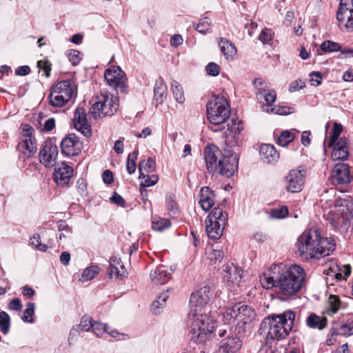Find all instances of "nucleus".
<instances>
[{
    "mask_svg": "<svg viewBox=\"0 0 353 353\" xmlns=\"http://www.w3.org/2000/svg\"><path fill=\"white\" fill-rule=\"evenodd\" d=\"M334 246L333 239L323 238L318 230L310 229L298 237L296 253L303 261H308L328 256L334 250Z\"/></svg>",
    "mask_w": 353,
    "mask_h": 353,
    "instance_id": "1",
    "label": "nucleus"
},
{
    "mask_svg": "<svg viewBox=\"0 0 353 353\" xmlns=\"http://www.w3.org/2000/svg\"><path fill=\"white\" fill-rule=\"evenodd\" d=\"M235 148L224 147L221 152L214 145L204 149V159L206 168L210 173L219 172L221 176L230 178L238 170L239 157Z\"/></svg>",
    "mask_w": 353,
    "mask_h": 353,
    "instance_id": "2",
    "label": "nucleus"
},
{
    "mask_svg": "<svg viewBox=\"0 0 353 353\" xmlns=\"http://www.w3.org/2000/svg\"><path fill=\"white\" fill-rule=\"evenodd\" d=\"M294 319L295 314L291 310L265 318L260 331L265 336L266 344L271 345L273 342L285 339L292 330Z\"/></svg>",
    "mask_w": 353,
    "mask_h": 353,
    "instance_id": "3",
    "label": "nucleus"
},
{
    "mask_svg": "<svg viewBox=\"0 0 353 353\" xmlns=\"http://www.w3.org/2000/svg\"><path fill=\"white\" fill-rule=\"evenodd\" d=\"M305 281L304 270L299 265H292L283 270L281 265L280 276L277 281V292L281 300H287L296 295Z\"/></svg>",
    "mask_w": 353,
    "mask_h": 353,
    "instance_id": "4",
    "label": "nucleus"
},
{
    "mask_svg": "<svg viewBox=\"0 0 353 353\" xmlns=\"http://www.w3.org/2000/svg\"><path fill=\"white\" fill-rule=\"evenodd\" d=\"M192 316L191 324L192 339L198 343H205L214 336L216 321L210 312L196 313Z\"/></svg>",
    "mask_w": 353,
    "mask_h": 353,
    "instance_id": "5",
    "label": "nucleus"
},
{
    "mask_svg": "<svg viewBox=\"0 0 353 353\" xmlns=\"http://www.w3.org/2000/svg\"><path fill=\"white\" fill-rule=\"evenodd\" d=\"M207 118L214 126L223 124L230 117V108L224 97H214L207 105Z\"/></svg>",
    "mask_w": 353,
    "mask_h": 353,
    "instance_id": "6",
    "label": "nucleus"
},
{
    "mask_svg": "<svg viewBox=\"0 0 353 353\" xmlns=\"http://www.w3.org/2000/svg\"><path fill=\"white\" fill-rule=\"evenodd\" d=\"M119 108L118 97L104 92L97 96L90 110V114L94 119L101 116H111L117 112Z\"/></svg>",
    "mask_w": 353,
    "mask_h": 353,
    "instance_id": "7",
    "label": "nucleus"
},
{
    "mask_svg": "<svg viewBox=\"0 0 353 353\" xmlns=\"http://www.w3.org/2000/svg\"><path fill=\"white\" fill-rule=\"evenodd\" d=\"M228 214L222 208H214L205 219V230L209 238L219 239L223 234Z\"/></svg>",
    "mask_w": 353,
    "mask_h": 353,
    "instance_id": "8",
    "label": "nucleus"
},
{
    "mask_svg": "<svg viewBox=\"0 0 353 353\" xmlns=\"http://www.w3.org/2000/svg\"><path fill=\"white\" fill-rule=\"evenodd\" d=\"M213 292L208 286L201 288L191 294L190 299V311L189 315L209 312L208 305L212 298Z\"/></svg>",
    "mask_w": 353,
    "mask_h": 353,
    "instance_id": "9",
    "label": "nucleus"
},
{
    "mask_svg": "<svg viewBox=\"0 0 353 353\" xmlns=\"http://www.w3.org/2000/svg\"><path fill=\"white\" fill-rule=\"evenodd\" d=\"M336 19L341 28L353 31V0H341L336 12Z\"/></svg>",
    "mask_w": 353,
    "mask_h": 353,
    "instance_id": "10",
    "label": "nucleus"
},
{
    "mask_svg": "<svg viewBox=\"0 0 353 353\" xmlns=\"http://www.w3.org/2000/svg\"><path fill=\"white\" fill-rule=\"evenodd\" d=\"M243 129V123L237 117L232 118L231 122L228 124V129L225 132L224 147L237 148L241 143V132Z\"/></svg>",
    "mask_w": 353,
    "mask_h": 353,
    "instance_id": "11",
    "label": "nucleus"
},
{
    "mask_svg": "<svg viewBox=\"0 0 353 353\" xmlns=\"http://www.w3.org/2000/svg\"><path fill=\"white\" fill-rule=\"evenodd\" d=\"M104 78L108 84L121 93L127 92V78L119 67H113L105 71Z\"/></svg>",
    "mask_w": 353,
    "mask_h": 353,
    "instance_id": "12",
    "label": "nucleus"
},
{
    "mask_svg": "<svg viewBox=\"0 0 353 353\" xmlns=\"http://www.w3.org/2000/svg\"><path fill=\"white\" fill-rule=\"evenodd\" d=\"M58 154V147L50 140L46 141L39 152V161L46 168H52L56 165Z\"/></svg>",
    "mask_w": 353,
    "mask_h": 353,
    "instance_id": "13",
    "label": "nucleus"
},
{
    "mask_svg": "<svg viewBox=\"0 0 353 353\" xmlns=\"http://www.w3.org/2000/svg\"><path fill=\"white\" fill-rule=\"evenodd\" d=\"M305 176L304 169H294L285 178V189L288 192L297 193L302 190Z\"/></svg>",
    "mask_w": 353,
    "mask_h": 353,
    "instance_id": "14",
    "label": "nucleus"
},
{
    "mask_svg": "<svg viewBox=\"0 0 353 353\" xmlns=\"http://www.w3.org/2000/svg\"><path fill=\"white\" fill-rule=\"evenodd\" d=\"M350 167L345 163H338L332 171L331 181L334 185H346L352 180Z\"/></svg>",
    "mask_w": 353,
    "mask_h": 353,
    "instance_id": "15",
    "label": "nucleus"
},
{
    "mask_svg": "<svg viewBox=\"0 0 353 353\" xmlns=\"http://www.w3.org/2000/svg\"><path fill=\"white\" fill-rule=\"evenodd\" d=\"M234 309H236V320H237V327L239 328L250 323L255 318V311L251 307L244 303H236Z\"/></svg>",
    "mask_w": 353,
    "mask_h": 353,
    "instance_id": "16",
    "label": "nucleus"
},
{
    "mask_svg": "<svg viewBox=\"0 0 353 353\" xmlns=\"http://www.w3.org/2000/svg\"><path fill=\"white\" fill-rule=\"evenodd\" d=\"M281 265H272L270 269L260 276V283L263 288L271 289L276 288L277 289V281L280 276Z\"/></svg>",
    "mask_w": 353,
    "mask_h": 353,
    "instance_id": "17",
    "label": "nucleus"
},
{
    "mask_svg": "<svg viewBox=\"0 0 353 353\" xmlns=\"http://www.w3.org/2000/svg\"><path fill=\"white\" fill-rule=\"evenodd\" d=\"M81 143L74 134H69L61 142V152L66 156L77 155L80 151Z\"/></svg>",
    "mask_w": 353,
    "mask_h": 353,
    "instance_id": "18",
    "label": "nucleus"
},
{
    "mask_svg": "<svg viewBox=\"0 0 353 353\" xmlns=\"http://www.w3.org/2000/svg\"><path fill=\"white\" fill-rule=\"evenodd\" d=\"M73 169L64 162L54 168L53 178L59 186H65L73 176Z\"/></svg>",
    "mask_w": 353,
    "mask_h": 353,
    "instance_id": "19",
    "label": "nucleus"
},
{
    "mask_svg": "<svg viewBox=\"0 0 353 353\" xmlns=\"http://www.w3.org/2000/svg\"><path fill=\"white\" fill-rule=\"evenodd\" d=\"M23 139L19 143V147L21 149L26 150L28 153L25 152V154H28V155L32 156L34 154L37 152V142L34 137L33 136L34 129L29 126L26 125V128H23Z\"/></svg>",
    "mask_w": 353,
    "mask_h": 353,
    "instance_id": "20",
    "label": "nucleus"
},
{
    "mask_svg": "<svg viewBox=\"0 0 353 353\" xmlns=\"http://www.w3.org/2000/svg\"><path fill=\"white\" fill-rule=\"evenodd\" d=\"M74 124L75 128L84 136L88 137L91 134V128L87 121L86 114L83 108H77L74 117Z\"/></svg>",
    "mask_w": 353,
    "mask_h": 353,
    "instance_id": "21",
    "label": "nucleus"
},
{
    "mask_svg": "<svg viewBox=\"0 0 353 353\" xmlns=\"http://www.w3.org/2000/svg\"><path fill=\"white\" fill-rule=\"evenodd\" d=\"M242 273L243 270L233 263L223 266V279L232 284L239 285L242 278Z\"/></svg>",
    "mask_w": 353,
    "mask_h": 353,
    "instance_id": "22",
    "label": "nucleus"
},
{
    "mask_svg": "<svg viewBox=\"0 0 353 353\" xmlns=\"http://www.w3.org/2000/svg\"><path fill=\"white\" fill-rule=\"evenodd\" d=\"M241 346L242 341L238 336H228L220 342L218 353H236Z\"/></svg>",
    "mask_w": 353,
    "mask_h": 353,
    "instance_id": "23",
    "label": "nucleus"
},
{
    "mask_svg": "<svg viewBox=\"0 0 353 353\" xmlns=\"http://www.w3.org/2000/svg\"><path fill=\"white\" fill-rule=\"evenodd\" d=\"M348 142L347 139L345 137L341 138L332 146L333 151L332 153V158L334 161H345L349 157L348 151Z\"/></svg>",
    "mask_w": 353,
    "mask_h": 353,
    "instance_id": "24",
    "label": "nucleus"
},
{
    "mask_svg": "<svg viewBox=\"0 0 353 353\" xmlns=\"http://www.w3.org/2000/svg\"><path fill=\"white\" fill-rule=\"evenodd\" d=\"M75 90L76 88L72 85L70 80H63L52 86L50 92L72 99Z\"/></svg>",
    "mask_w": 353,
    "mask_h": 353,
    "instance_id": "25",
    "label": "nucleus"
},
{
    "mask_svg": "<svg viewBox=\"0 0 353 353\" xmlns=\"http://www.w3.org/2000/svg\"><path fill=\"white\" fill-rule=\"evenodd\" d=\"M199 196V203L202 209L205 212L210 210L214 203L213 192L205 186L201 188Z\"/></svg>",
    "mask_w": 353,
    "mask_h": 353,
    "instance_id": "26",
    "label": "nucleus"
},
{
    "mask_svg": "<svg viewBox=\"0 0 353 353\" xmlns=\"http://www.w3.org/2000/svg\"><path fill=\"white\" fill-rule=\"evenodd\" d=\"M261 159L267 163L276 162L279 154L274 145L271 144H263L259 150Z\"/></svg>",
    "mask_w": 353,
    "mask_h": 353,
    "instance_id": "27",
    "label": "nucleus"
},
{
    "mask_svg": "<svg viewBox=\"0 0 353 353\" xmlns=\"http://www.w3.org/2000/svg\"><path fill=\"white\" fill-rule=\"evenodd\" d=\"M150 277L154 283L163 285L167 283L170 279V273L165 267L160 265L150 272Z\"/></svg>",
    "mask_w": 353,
    "mask_h": 353,
    "instance_id": "28",
    "label": "nucleus"
},
{
    "mask_svg": "<svg viewBox=\"0 0 353 353\" xmlns=\"http://www.w3.org/2000/svg\"><path fill=\"white\" fill-rule=\"evenodd\" d=\"M167 96V86L162 79L156 81L154 86V99L158 103H161Z\"/></svg>",
    "mask_w": 353,
    "mask_h": 353,
    "instance_id": "29",
    "label": "nucleus"
},
{
    "mask_svg": "<svg viewBox=\"0 0 353 353\" xmlns=\"http://www.w3.org/2000/svg\"><path fill=\"white\" fill-rule=\"evenodd\" d=\"M168 292H162L159 294L157 298L152 303L150 309L153 314H160L163 309L165 306V302L168 299Z\"/></svg>",
    "mask_w": 353,
    "mask_h": 353,
    "instance_id": "30",
    "label": "nucleus"
},
{
    "mask_svg": "<svg viewBox=\"0 0 353 353\" xmlns=\"http://www.w3.org/2000/svg\"><path fill=\"white\" fill-rule=\"evenodd\" d=\"M219 45L225 59H232L233 57L236 54V48L229 41L224 39L223 38H221L219 42Z\"/></svg>",
    "mask_w": 353,
    "mask_h": 353,
    "instance_id": "31",
    "label": "nucleus"
},
{
    "mask_svg": "<svg viewBox=\"0 0 353 353\" xmlns=\"http://www.w3.org/2000/svg\"><path fill=\"white\" fill-rule=\"evenodd\" d=\"M236 312L234 309V305L228 307L222 313V321L225 325H234L237 327V320H236Z\"/></svg>",
    "mask_w": 353,
    "mask_h": 353,
    "instance_id": "32",
    "label": "nucleus"
},
{
    "mask_svg": "<svg viewBox=\"0 0 353 353\" xmlns=\"http://www.w3.org/2000/svg\"><path fill=\"white\" fill-rule=\"evenodd\" d=\"M156 163L152 157L148 158L147 160H142L139 163V179L145 178V174L143 173V171L147 172H152L155 170Z\"/></svg>",
    "mask_w": 353,
    "mask_h": 353,
    "instance_id": "33",
    "label": "nucleus"
},
{
    "mask_svg": "<svg viewBox=\"0 0 353 353\" xmlns=\"http://www.w3.org/2000/svg\"><path fill=\"white\" fill-rule=\"evenodd\" d=\"M93 323H94V321H92L91 317H90L89 316H87V315L83 316L81 319L80 323L77 325V327L73 328L70 331V335H69V340H70L72 339V334H74V332L75 331L79 332V331L83 330V331L88 332V331L90 330V329L93 326Z\"/></svg>",
    "mask_w": 353,
    "mask_h": 353,
    "instance_id": "34",
    "label": "nucleus"
},
{
    "mask_svg": "<svg viewBox=\"0 0 353 353\" xmlns=\"http://www.w3.org/2000/svg\"><path fill=\"white\" fill-rule=\"evenodd\" d=\"M48 98L49 103L53 107H63L71 100L69 97H65L61 94L59 95V93L52 92H50Z\"/></svg>",
    "mask_w": 353,
    "mask_h": 353,
    "instance_id": "35",
    "label": "nucleus"
},
{
    "mask_svg": "<svg viewBox=\"0 0 353 353\" xmlns=\"http://www.w3.org/2000/svg\"><path fill=\"white\" fill-rule=\"evenodd\" d=\"M307 324L310 327L322 330L326 325V319L311 314L307 319Z\"/></svg>",
    "mask_w": 353,
    "mask_h": 353,
    "instance_id": "36",
    "label": "nucleus"
},
{
    "mask_svg": "<svg viewBox=\"0 0 353 353\" xmlns=\"http://www.w3.org/2000/svg\"><path fill=\"white\" fill-rule=\"evenodd\" d=\"M152 224L154 230L162 232L170 227L171 222L169 219L155 216L152 217Z\"/></svg>",
    "mask_w": 353,
    "mask_h": 353,
    "instance_id": "37",
    "label": "nucleus"
},
{
    "mask_svg": "<svg viewBox=\"0 0 353 353\" xmlns=\"http://www.w3.org/2000/svg\"><path fill=\"white\" fill-rule=\"evenodd\" d=\"M99 273V268L97 265H91L86 268L81 274L79 281L85 282L94 279Z\"/></svg>",
    "mask_w": 353,
    "mask_h": 353,
    "instance_id": "38",
    "label": "nucleus"
},
{
    "mask_svg": "<svg viewBox=\"0 0 353 353\" xmlns=\"http://www.w3.org/2000/svg\"><path fill=\"white\" fill-rule=\"evenodd\" d=\"M252 84L257 90V92L256 93V98L259 100V96L270 90L269 88V84L265 82L263 79L261 78H255L252 81Z\"/></svg>",
    "mask_w": 353,
    "mask_h": 353,
    "instance_id": "39",
    "label": "nucleus"
},
{
    "mask_svg": "<svg viewBox=\"0 0 353 353\" xmlns=\"http://www.w3.org/2000/svg\"><path fill=\"white\" fill-rule=\"evenodd\" d=\"M207 254L208 259L212 263V265L219 263L223 258V252L219 249L210 248Z\"/></svg>",
    "mask_w": 353,
    "mask_h": 353,
    "instance_id": "40",
    "label": "nucleus"
},
{
    "mask_svg": "<svg viewBox=\"0 0 353 353\" xmlns=\"http://www.w3.org/2000/svg\"><path fill=\"white\" fill-rule=\"evenodd\" d=\"M295 138V135L289 130H285L281 133L277 138L276 143L278 145L285 147Z\"/></svg>",
    "mask_w": 353,
    "mask_h": 353,
    "instance_id": "41",
    "label": "nucleus"
},
{
    "mask_svg": "<svg viewBox=\"0 0 353 353\" xmlns=\"http://www.w3.org/2000/svg\"><path fill=\"white\" fill-rule=\"evenodd\" d=\"M341 301L339 296L330 295L328 299V306L327 312L329 314H334L337 312L340 308Z\"/></svg>",
    "mask_w": 353,
    "mask_h": 353,
    "instance_id": "42",
    "label": "nucleus"
},
{
    "mask_svg": "<svg viewBox=\"0 0 353 353\" xmlns=\"http://www.w3.org/2000/svg\"><path fill=\"white\" fill-rule=\"evenodd\" d=\"M139 155L138 150L130 153L127 159L126 170L128 174H132L136 170V161Z\"/></svg>",
    "mask_w": 353,
    "mask_h": 353,
    "instance_id": "43",
    "label": "nucleus"
},
{
    "mask_svg": "<svg viewBox=\"0 0 353 353\" xmlns=\"http://www.w3.org/2000/svg\"><path fill=\"white\" fill-rule=\"evenodd\" d=\"M172 89L175 100L178 103H183L185 101V97L181 85L177 81H174L172 83Z\"/></svg>",
    "mask_w": 353,
    "mask_h": 353,
    "instance_id": "44",
    "label": "nucleus"
},
{
    "mask_svg": "<svg viewBox=\"0 0 353 353\" xmlns=\"http://www.w3.org/2000/svg\"><path fill=\"white\" fill-rule=\"evenodd\" d=\"M343 130V127L341 124L334 123V126L332 128L331 134L330 136V139L327 142L328 147H332L335 143L336 141L338 139L340 134Z\"/></svg>",
    "mask_w": 353,
    "mask_h": 353,
    "instance_id": "45",
    "label": "nucleus"
},
{
    "mask_svg": "<svg viewBox=\"0 0 353 353\" xmlns=\"http://www.w3.org/2000/svg\"><path fill=\"white\" fill-rule=\"evenodd\" d=\"M10 330V316L6 312H0V330L1 332L6 334Z\"/></svg>",
    "mask_w": 353,
    "mask_h": 353,
    "instance_id": "46",
    "label": "nucleus"
},
{
    "mask_svg": "<svg viewBox=\"0 0 353 353\" xmlns=\"http://www.w3.org/2000/svg\"><path fill=\"white\" fill-rule=\"evenodd\" d=\"M35 305L33 303H28L26 305V308L23 311V314L21 317L22 320L25 322L32 323V316L34 314Z\"/></svg>",
    "mask_w": 353,
    "mask_h": 353,
    "instance_id": "47",
    "label": "nucleus"
},
{
    "mask_svg": "<svg viewBox=\"0 0 353 353\" xmlns=\"http://www.w3.org/2000/svg\"><path fill=\"white\" fill-rule=\"evenodd\" d=\"M321 49L325 52H338L340 50L341 46L337 43L331 41H325L321 43Z\"/></svg>",
    "mask_w": 353,
    "mask_h": 353,
    "instance_id": "48",
    "label": "nucleus"
},
{
    "mask_svg": "<svg viewBox=\"0 0 353 353\" xmlns=\"http://www.w3.org/2000/svg\"><path fill=\"white\" fill-rule=\"evenodd\" d=\"M143 179L144 180L141 181V184H140V185H141L140 191H141V194L143 193V190H142L143 188H146V187H150V186L155 185L159 180L158 176L155 175V174H153L152 176L145 175V177L143 178Z\"/></svg>",
    "mask_w": 353,
    "mask_h": 353,
    "instance_id": "49",
    "label": "nucleus"
},
{
    "mask_svg": "<svg viewBox=\"0 0 353 353\" xmlns=\"http://www.w3.org/2000/svg\"><path fill=\"white\" fill-rule=\"evenodd\" d=\"M351 274V266L344 265L342 268L339 269L338 272L334 273V276L338 281L345 280Z\"/></svg>",
    "mask_w": 353,
    "mask_h": 353,
    "instance_id": "50",
    "label": "nucleus"
},
{
    "mask_svg": "<svg viewBox=\"0 0 353 353\" xmlns=\"http://www.w3.org/2000/svg\"><path fill=\"white\" fill-rule=\"evenodd\" d=\"M210 28V20L208 17L200 19L196 26V30L202 34H205Z\"/></svg>",
    "mask_w": 353,
    "mask_h": 353,
    "instance_id": "51",
    "label": "nucleus"
},
{
    "mask_svg": "<svg viewBox=\"0 0 353 353\" xmlns=\"http://www.w3.org/2000/svg\"><path fill=\"white\" fill-rule=\"evenodd\" d=\"M166 207L170 216L177 214V204L172 196H168L166 198Z\"/></svg>",
    "mask_w": 353,
    "mask_h": 353,
    "instance_id": "52",
    "label": "nucleus"
},
{
    "mask_svg": "<svg viewBox=\"0 0 353 353\" xmlns=\"http://www.w3.org/2000/svg\"><path fill=\"white\" fill-rule=\"evenodd\" d=\"M30 243L37 250L41 252H46L48 248L47 245L41 243L40 236L39 234H34L31 237L30 239Z\"/></svg>",
    "mask_w": 353,
    "mask_h": 353,
    "instance_id": "53",
    "label": "nucleus"
},
{
    "mask_svg": "<svg viewBox=\"0 0 353 353\" xmlns=\"http://www.w3.org/2000/svg\"><path fill=\"white\" fill-rule=\"evenodd\" d=\"M276 94L274 90H268L259 96V99H263L268 106L271 107L276 100Z\"/></svg>",
    "mask_w": 353,
    "mask_h": 353,
    "instance_id": "54",
    "label": "nucleus"
},
{
    "mask_svg": "<svg viewBox=\"0 0 353 353\" xmlns=\"http://www.w3.org/2000/svg\"><path fill=\"white\" fill-rule=\"evenodd\" d=\"M66 55L70 62L73 65H76L79 63L81 60L80 57V52L77 50H70L67 52Z\"/></svg>",
    "mask_w": 353,
    "mask_h": 353,
    "instance_id": "55",
    "label": "nucleus"
},
{
    "mask_svg": "<svg viewBox=\"0 0 353 353\" xmlns=\"http://www.w3.org/2000/svg\"><path fill=\"white\" fill-rule=\"evenodd\" d=\"M92 329L94 334L99 337L102 336L104 332H108V325L97 321H94Z\"/></svg>",
    "mask_w": 353,
    "mask_h": 353,
    "instance_id": "56",
    "label": "nucleus"
},
{
    "mask_svg": "<svg viewBox=\"0 0 353 353\" xmlns=\"http://www.w3.org/2000/svg\"><path fill=\"white\" fill-rule=\"evenodd\" d=\"M340 334L344 336H350L353 334V321H348L340 325L339 328Z\"/></svg>",
    "mask_w": 353,
    "mask_h": 353,
    "instance_id": "57",
    "label": "nucleus"
},
{
    "mask_svg": "<svg viewBox=\"0 0 353 353\" xmlns=\"http://www.w3.org/2000/svg\"><path fill=\"white\" fill-rule=\"evenodd\" d=\"M288 214V210L287 207L282 206L279 208H275L271 212V216L274 219H283Z\"/></svg>",
    "mask_w": 353,
    "mask_h": 353,
    "instance_id": "58",
    "label": "nucleus"
},
{
    "mask_svg": "<svg viewBox=\"0 0 353 353\" xmlns=\"http://www.w3.org/2000/svg\"><path fill=\"white\" fill-rule=\"evenodd\" d=\"M120 268L118 266H115L112 265V263L110 264L109 269H108V275L110 278H119L122 276V273L121 272V270H123V266L122 265H119Z\"/></svg>",
    "mask_w": 353,
    "mask_h": 353,
    "instance_id": "59",
    "label": "nucleus"
},
{
    "mask_svg": "<svg viewBox=\"0 0 353 353\" xmlns=\"http://www.w3.org/2000/svg\"><path fill=\"white\" fill-rule=\"evenodd\" d=\"M259 39L263 44H269L272 39V35L270 30L265 28L263 30H262V32L259 36Z\"/></svg>",
    "mask_w": 353,
    "mask_h": 353,
    "instance_id": "60",
    "label": "nucleus"
},
{
    "mask_svg": "<svg viewBox=\"0 0 353 353\" xmlns=\"http://www.w3.org/2000/svg\"><path fill=\"white\" fill-rule=\"evenodd\" d=\"M205 70L208 74L212 77H216L219 74L220 68L218 64L211 62L207 65Z\"/></svg>",
    "mask_w": 353,
    "mask_h": 353,
    "instance_id": "61",
    "label": "nucleus"
},
{
    "mask_svg": "<svg viewBox=\"0 0 353 353\" xmlns=\"http://www.w3.org/2000/svg\"><path fill=\"white\" fill-rule=\"evenodd\" d=\"M310 76V81L312 85L318 86L321 83L322 75L319 72H312Z\"/></svg>",
    "mask_w": 353,
    "mask_h": 353,
    "instance_id": "62",
    "label": "nucleus"
},
{
    "mask_svg": "<svg viewBox=\"0 0 353 353\" xmlns=\"http://www.w3.org/2000/svg\"><path fill=\"white\" fill-rule=\"evenodd\" d=\"M305 82L301 79H298L292 81L289 86V91L290 92H294L298 90H301L305 87Z\"/></svg>",
    "mask_w": 353,
    "mask_h": 353,
    "instance_id": "63",
    "label": "nucleus"
},
{
    "mask_svg": "<svg viewBox=\"0 0 353 353\" xmlns=\"http://www.w3.org/2000/svg\"><path fill=\"white\" fill-rule=\"evenodd\" d=\"M8 308L14 311H19L22 308L21 301L19 299H13L8 304Z\"/></svg>",
    "mask_w": 353,
    "mask_h": 353,
    "instance_id": "64",
    "label": "nucleus"
}]
</instances>
